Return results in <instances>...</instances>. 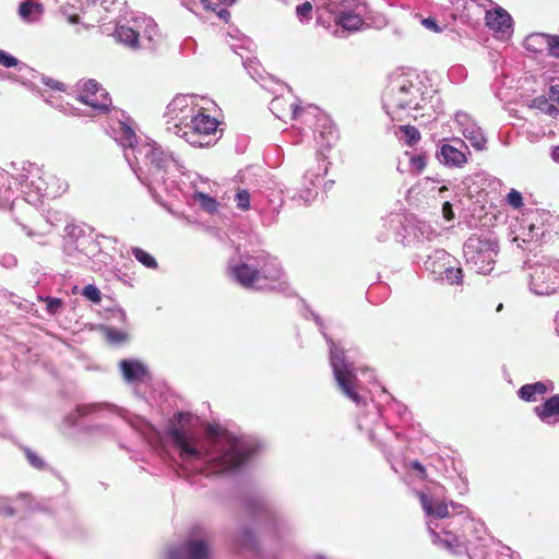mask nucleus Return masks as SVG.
Masks as SVG:
<instances>
[{
	"mask_svg": "<svg viewBox=\"0 0 559 559\" xmlns=\"http://www.w3.org/2000/svg\"><path fill=\"white\" fill-rule=\"evenodd\" d=\"M166 436L177 450L180 465L189 476L223 479L243 469L261 450V442L252 436L234 432L221 425L210 424L200 439L170 423Z\"/></svg>",
	"mask_w": 559,
	"mask_h": 559,
	"instance_id": "nucleus-1",
	"label": "nucleus"
},
{
	"mask_svg": "<svg viewBox=\"0 0 559 559\" xmlns=\"http://www.w3.org/2000/svg\"><path fill=\"white\" fill-rule=\"evenodd\" d=\"M443 491L444 488L433 481L416 491L433 544L454 555L469 554L472 549L485 547L481 544L486 535L484 523L475 520L465 506L453 501L445 503ZM468 556L473 559L472 555Z\"/></svg>",
	"mask_w": 559,
	"mask_h": 559,
	"instance_id": "nucleus-2",
	"label": "nucleus"
},
{
	"mask_svg": "<svg viewBox=\"0 0 559 559\" xmlns=\"http://www.w3.org/2000/svg\"><path fill=\"white\" fill-rule=\"evenodd\" d=\"M115 141L123 148V155L138 179L154 197L157 190L168 191L174 182L173 168L181 171L182 165L171 153L155 142H139L134 130L119 120L114 129Z\"/></svg>",
	"mask_w": 559,
	"mask_h": 559,
	"instance_id": "nucleus-3",
	"label": "nucleus"
},
{
	"mask_svg": "<svg viewBox=\"0 0 559 559\" xmlns=\"http://www.w3.org/2000/svg\"><path fill=\"white\" fill-rule=\"evenodd\" d=\"M304 316L306 319H311L316 322L320 333L329 344L330 365L338 389L358 408L356 415L358 429L365 431L368 438L374 441L376 428L382 425L379 405L361 393L353 361L348 359L345 350L326 334L322 318L308 307Z\"/></svg>",
	"mask_w": 559,
	"mask_h": 559,
	"instance_id": "nucleus-4",
	"label": "nucleus"
},
{
	"mask_svg": "<svg viewBox=\"0 0 559 559\" xmlns=\"http://www.w3.org/2000/svg\"><path fill=\"white\" fill-rule=\"evenodd\" d=\"M167 132L185 140L194 147H206L215 143L218 121L200 111L192 97L176 96L166 108Z\"/></svg>",
	"mask_w": 559,
	"mask_h": 559,
	"instance_id": "nucleus-5",
	"label": "nucleus"
},
{
	"mask_svg": "<svg viewBox=\"0 0 559 559\" xmlns=\"http://www.w3.org/2000/svg\"><path fill=\"white\" fill-rule=\"evenodd\" d=\"M435 90L415 71L394 73L382 94V105L392 120H402L405 116H417L414 112L424 109Z\"/></svg>",
	"mask_w": 559,
	"mask_h": 559,
	"instance_id": "nucleus-6",
	"label": "nucleus"
},
{
	"mask_svg": "<svg viewBox=\"0 0 559 559\" xmlns=\"http://www.w3.org/2000/svg\"><path fill=\"white\" fill-rule=\"evenodd\" d=\"M229 274L243 288L259 290L270 287V282L278 280L282 269L277 259L262 252L248 255L230 265Z\"/></svg>",
	"mask_w": 559,
	"mask_h": 559,
	"instance_id": "nucleus-7",
	"label": "nucleus"
},
{
	"mask_svg": "<svg viewBox=\"0 0 559 559\" xmlns=\"http://www.w3.org/2000/svg\"><path fill=\"white\" fill-rule=\"evenodd\" d=\"M114 37L118 43L131 50H155L160 34L155 21L145 14L138 13L130 19L119 20Z\"/></svg>",
	"mask_w": 559,
	"mask_h": 559,
	"instance_id": "nucleus-8",
	"label": "nucleus"
},
{
	"mask_svg": "<svg viewBox=\"0 0 559 559\" xmlns=\"http://www.w3.org/2000/svg\"><path fill=\"white\" fill-rule=\"evenodd\" d=\"M12 180L16 189L20 187L21 192L26 194L28 202L34 201L31 199L33 193L36 199H55L60 197L68 189V183L64 180L53 174L45 171L32 163L24 166L23 173L17 177H12Z\"/></svg>",
	"mask_w": 559,
	"mask_h": 559,
	"instance_id": "nucleus-9",
	"label": "nucleus"
},
{
	"mask_svg": "<svg viewBox=\"0 0 559 559\" xmlns=\"http://www.w3.org/2000/svg\"><path fill=\"white\" fill-rule=\"evenodd\" d=\"M527 271L530 290L538 296H548L559 289V260L550 255L527 258L523 263Z\"/></svg>",
	"mask_w": 559,
	"mask_h": 559,
	"instance_id": "nucleus-10",
	"label": "nucleus"
},
{
	"mask_svg": "<svg viewBox=\"0 0 559 559\" xmlns=\"http://www.w3.org/2000/svg\"><path fill=\"white\" fill-rule=\"evenodd\" d=\"M463 253L465 263L471 270L488 275L492 272L499 253L498 239L490 231L473 234L465 240Z\"/></svg>",
	"mask_w": 559,
	"mask_h": 559,
	"instance_id": "nucleus-11",
	"label": "nucleus"
},
{
	"mask_svg": "<svg viewBox=\"0 0 559 559\" xmlns=\"http://www.w3.org/2000/svg\"><path fill=\"white\" fill-rule=\"evenodd\" d=\"M290 109L292 118L295 120L301 119L302 123L312 129L314 140L322 147H331L337 141V129L318 107L300 108L298 105L292 104Z\"/></svg>",
	"mask_w": 559,
	"mask_h": 559,
	"instance_id": "nucleus-12",
	"label": "nucleus"
},
{
	"mask_svg": "<svg viewBox=\"0 0 559 559\" xmlns=\"http://www.w3.org/2000/svg\"><path fill=\"white\" fill-rule=\"evenodd\" d=\"M166 559H213L207 531L202 526L192 527L181 542L168 547Z\"/></svg>",
	"mask_w": 559,
	"mask_h": 559,
	"instance_id": "nucleus-13",
	"label": "nucleus"
},
{
	"mask_svg": "<svg viewBox=\"0 0 559 559\" xmlns=\"http://www.w3.org/2000/svg\"><path fill=\"white\" fill-rule=\"evenodd\" d=\"M246 509L250 516L265 532L282 534L286 522L277 510L264 497L258 495L246 500Z\"/></svg>",
	"mask_w": 559,
	"mask_h": 559,
	"instance_id": "nucleus-14",
	"label": "nucleus"
},
{
	"mask_svg": "<svg viewBox=\"0 0 559 559\" xmlns=\"http://www.w3.org/2000/svg\"><path fill=\"white\" fill-rule=\"evenodd\" d=\"M116 415L120 418L128 420V412L119 408L116 405L107 403H91L78 405L72 412L67 414L62 420V429H85L88 432H93L97 427L83 428L81 419L88 415H96V418H104L106 415Z\"/></svg>",
	"mask_w": 559,
	"mask_h": 559,
	"instance_id": "nucleus-15",
	"label": "nucleus"
},
{
	"mask_svg": "<svg viewBox=\"0 0 559 559\" xmlns=\"http://www.w3.org/2000/svg\"><path fill=\"white\" fill-rule=\"evenodd\" d=\"M429 228L426 224H420L416 227L406 224L405 217L400 213H390L388 216L382 217L376 230V239L379 242H385L391 237L404 246L411 245L408 239L409 229L418 230L421 235ZM416 235V231H414Z\"/></svg>",
	"mask_w": 559,
	"mask_h": 559,
	"instance_id": "nucleus-16",
	"label": "nucleus"
},
{
	"mask_svg": "<svg viewBox=\"0 0 559 559\" xmlns=\"http://www.w3.org/2000/svg\"><path fill=\"white\" fill-rule=\"evenodd\" d=\"M67 230L63 251L67 257L74 259L72 263L84 264L99 251L98 243L82 228L68 226Z\"/></svg>",
	"mask_w": 559,
	"mask_h": 559,
	"instance_id": "nucleus-17",
	"label": "nucleus"
},
{
	"mask_svg": "<svg viewBox=\"0 0 559 559\" xmlns=\"http://www.w3.org/2000/svg\"><path fill=\"white\" fill-rule=\"evenodd\" d=\"M328 171V162L323 154H318L316 168H309L304 175L302 189L292 197L299 205L310 204L318 195L316 181Z\"/></svg>",
	"mask_w": 559,
	"mask_h": 559,
	"instance_id": "nucleus-18",
	"label": "nucleus"
},
{
	"mask_svg": "<svg viewBox=\"0 0 559 559\" xmlns=\"http://www.w3.org/2000/svg\"><path fill=\"white\" fill-rule=\"evenodd\" d=\"M512 241L516 242L518 247L524 251L533 252L537 246L542 245L531 212L516 222L512 228Z\"/></svg>",
	"mask_w": 559,
	"mask_h": 559,
	"instance_id": "nucleus-19",
	"label": "nucleus"
},
{
	"mask_svg": "<svg viewBox=\"0 0 559 559\" xmlns=\"http://www.w3.org/2000/svg\"><path fill=\"white\" fill-rule=\"evenodd\" d=\"M79 86L81 88L79 100L98 112H105L109 108L111 98L98 82L88 79L80 81Z\"/></svg>",
	"mask_w": 559,
	"mask_h": 559,
	"instance_id": "nucleus-20",
	"label": "nucleus"
},
{
	"mask_svg": "<svg viewBox=\"0 0 559 559\" xmlns=\"http://www.w3.org/2000/svg\"><path fill=\"white\" fill-rule=\"evenodd\" d=\"M436 155L441 164L460 168L467 163L471 152L462 139L454 138L449 143L440 145Z\"/></svg>",
	"mask_w": 559,
	"mask_h": 559,
	"instance_id": "nucleus-21",
	"label": "nucleus"
},
{
	"mask_svg": "<svg viewBox=\"0 0 559 559\" xmlns=\"http://www.w3.org/2000/svg\"><path fill=\"white\" fill-rule=\"evenodd\" d=\"M455 122L459 126L460 132L476 151L487 150L486 135L483 129L471 118L469 115L463 111H457L455 114Z\"/></svg>",
	"mask_w": 559,
	"mask_h": 559,
	"instance_id": "nucleus-22",
	"label": "nucleus"
},
{
	"mask_svg": "<svg viewBox=\"0 0 559 559\" xmlns=\"http://www.w3.org/2000/svg\"><path fill=\"white\" fill-rule=\"evenodd\" d=\"M531 213L542 243L550 241L559 234V215L544 210H533Z\"/></svg>",
	"mask_w": 559,
	"mask_h": 559,
	"instance_id": "nucleus-23",
	"label": "nucleus"
},
{
	"mask_svg": "<svg viewBox=\"0 0 559 559\" xmlns=\"http://www.w3.org/2000/svg\"><path fill=\"white\" fill-rule=\"evenodd\" d=\"M534 415L546 426L559 423V394H554L533 408Z\"/></svg>",
	"mask_w": 559,
	"mask_h": 559,
	"instance_id": "nucleus-24",
	"label": "nucleus"
},
{
	"mask_svg": "<svg viewBox=\"0 0 559 559\" xmlns=\"http://www.w3.org/2000/svg\"><path fill=\"white\" fill-rule=\"evenodd\" d=\"M449 262L454 263V257L444 249H436L427 255L424 261V267L432 276L433 281H439L442 276L443 267Z\"/></svg>",
	"mask_w": 559,
	"mask_h": 559,
	"instance_id": "nucleus-25",
	"label": "nucleus"
},
{
	"mask_svg": "<svg viewBox=\"0 0 559 559\" xmlns=\"http://www.w3.org/2000/svg\"><path fill=\"white\" fill-rule=\"evenodd\" d=\"M282 205L283 201L281 199L277 201L272 199L265 201L253 199L252 207L259 213L263 226H272L278 219Z\"/></svg>",
	"mask_w": 559,
	"mask_h": 559,
	"instance_id": "nucleus-26",
	"label": "nucleus"
},
{
	"mask_svg": "<svg viewBox=\"0 0 559 559\" xmlns=\"http://www.w3.org/2000/svg\"><path fill=\"white\" fill-rule=\"evenodd\" d=\"M554 390V382L551 380H546L524 384L518 390L516 394L520 400L527 403H533L536 402L539 396H544Z\"/></svg>",
	"mask_w": 559,
	"mask_h": 559,
	"instance_id": "nucleus-27",
	"label": "nucleus"
},
{
	"mask_svg": "<svg viewBox=\"0 0 559 559\" xmlns=\"http://www.w3.org/2000/svg\"><path fill=\"white\" fill-rule=\"evenodd\" d=\"M489 0H467L453 15L464 22L477 23L483 15H486L488 11L486 10V3Z\"/></svg>",
	"mask_w": 559,
	"mask_h": 559,
	"instance_id": "nucleus-28",
	"label": "nucleus"
},
{
	"mask_svg": "<svg viewBox=\"0 0 559 559\" xmlns=\"http://www.w3.org/2000/svg\"><path fill=\"white\" fill-rule=\"evenodd\" d=\"M328 10L335 15V21L344 29L352 32L358 31L364 24L360 13H355L350 10L338 9L335 7V3H330Z\"/></svg>",
	"mask_w": 559,
	"mask_h": 559,
	"instance_id": "nucleus-29",
	"label": "nucleus"
},
{
	"mask_svg": "<svg viewBox=\"0 0 559 559\" xmlns=\"http://www.w3.org/2000/svg\"><path fill=\"white\" fill-rule=\"evenodd\" d=\"M486 25L502 34L509 33L512 28V17L502 8H497L495 11H487L485 15Z\"/></svg>",
	"mask_w": 559,
	"mask_h": 559,
	"instance_id": "nucleus-30",
	"label": "nucleus"
},
{
	"mask_svg": "<svg viewBox=\"0 0 559 559\" xmlns=\"http://www.w3.org/2000/svg\"><path fill=\"white\" fill-rule=\"evenodd\" d=\"M119 368L124 381L132 383L142 381L147 376V367L138 359H122Z\"/></svg>",
	"mask_w": 559,
	"mask_h": 559,
	"instance_id": "nucleus-31",
	"label": "nucleus"
},
{
	"mask_svg": "<svg viewBox=\"0 0 559 559\" xmlns=\"http://www.w3.org/2000/svg\"><path fill=\"white\" fill-rule=\"evenodd\" d=\"M384 455H385V459H386L388 463L391 465V468L396 474H402V469H404L405 472H407L409 477H416L418 479H425L426 478V476H427L426 468L417 460L409 461V462H404L401 465L399 462L394 461L391 457V455L388 452H385V451H384Z\"/></svg>",
	"mask_w": 559,
	"mask_h": 559,
	"instance_id": "nucleus-32",
	"label": "nucleus"
},
{
	"mask_svg": "<svg viewBox=\"0 0 559 559\" xmlns=\"http://www.w3.org/2000/svg\"><path fill=\"white\" fill-rule=\"evenodd\" d=\"M463 270L460 262L454 258V263L449 262L442 271V276L439 281H445L449 285H462L463 284Z\"/></svg>",
	"mask_w": 559,
	"mask_h": 559,
	"instance_id": "nucleus-33",
	"label": "nucleus"
},
{
	"mask_svg": "<svg viewBox=\"0 0 559 559\" xmlns=\"http://www.w3.org/2000/svg\"><path fill=\"white\" fill-rule=\"evenodd\" d=\"M548 34L545 33H535L528 35L524 40V47L526 50L543 53L547 52V44H548Z\"/></svg>",
	"mask_w": 559,
	"mask_h": 559,
	"instance_id": "nucleus-34",
	"label": "nucleus"
},
{
	"mask_svg": "<svg viewBox=\"0 0 559 559\" xmlns=\"http://www.w3.org/2000/svg\"><path fill=\"white\" fill-rule=\"evenodd\" d=\"M19 14L26 22L38 20L41 14V5L34 1H23L19 7Z\"/></svg>",
	"mask_w": 559,
	"mask_h": 559,
	"instance_id": "nucleus-35",
	"label": "nucleus"
},
{
	"mask_svg": "<svg viewBox=\"0 0 559 559\" xmlns=\"http://www.w3.org/2000/svg\"><path fill=\"white\" fill-rule=\"evenodd\" d=\"M28 72H19L16 74L15 81L20 82L21 84L27 86L32 91H37L38 85L37 82H40V76L44 74L39 73L38 71L34 70L33 68L28 67Z\"/></svg>",
	"mask_w": 559,
	"mask_h": 559,
	"instance_id": "nucleus-36",
	"label": "nucleus"
},
{
	"mask_svg": "<svg viewBox=\"0 0 559 559\" xmlns=\"http://www.w3.org/2000/svg\"><path fill=\"white\" fill-rule=\"evenodd\" d=\"M0 66L4 68H14L16 72H28V66L13 55L7 52L5 50L0 49Z\"/></svg>",
	"mask_w": 559,
	"mask_h": 559,
	"instance_id": "nucleus-37",
	"label": "nucleus"
},
{
	"mask_svg": "<svg viewBox=\"0 0 559 559\" xmlns=\"http://www.w3.org/2000/svg\"><path fill=\"white\" fill-rule=\"evenodd\" d=\"M237 544L239 547L257 551L258 550V544L257 538L252 531L248 527H242L239 532V535L237 537Z\"/></svg>",
	"mask_w": 559,
	"mask_h": 559,
	"instance_id": "nucleus-38",
	"label": "nucleus"
},
{
	"mask_svg": "<svg viewBox=\"0 0 559 559\" xmlns=\"http://www.w3.org/2000/svg\"><path fill=\"white\" fill-rule=\"evenodd\" d=\"M258 195H251L247 189H238L234 201L236 202V207L240 211H248L251 207V202L253 203V199H257Z\"/></svg>",
	"mask_w": 559,
	"mask_h": 559,
	"instance_id": "nucleus-39",
	"label": "nucleus"
},
{
	"mask_svg": "<svg viewBox=\"0 0 559 559\" xmlns=\"http://www.w3.org/2000/svg\"><path fill=\"white\" fill-rule=\"evenodd\" d=\"M194 199L199 201L201 207L207 213L213 214L217 211L218 203L213 197L203 192H195Z\"/></svg>",
	"mask_w": 559,
	"mask_h": 559,
	"instance_id": "nucleus-40",
	"label": "nucleus"
},
{
	"mask_svg": "<svg viewBox=\"0 0 559 559\" xmlns=\"http://www.w3.org/2000/svg\"><path fill=\"white\" fill-rule=\"evenodd\" d=\"M132 254L144 266H146L148 269L157 267V262H156L155 258L152 254H150L148 252H146L145 250L134 247V248H132Z\"/></svg>",
	"mask_w": 559,
	"mask_h": 559,
	"instance_id": "nucleus-41",
	"label": "nucleus"
},
{
	"mask_svg": "<svg viewBox=\"0 0 559 559\" xmlns=\"http://www.w3.org/2000/svg\"><path fill=\"white\" fill-rule=\"evenodd\" d=\"M405 155L408 157V163L412 171L419 174L424 170L427 160V157L424 153L409 154L408 152H406Z\"/></svg>",
	"mask_w": 559,
	"mask_h": 559,
	"instance_id": "nucleus-42",
	"label": "nucleus"
},
{
	"mask_svg": "<svg viewBox=\"0 0 559 559\" xmlns=\"http://www.w3.org/2000/svg\"><path fill=\"white\" fill-rule=\"evenodd\" d=\"M181 4L191 12H197L199 9L206 11H215L216 8H212L211 0H180Z\"/></svg>",
	"mask_w": 559,
	"mask_h": 559,
	"instance_id": "nucleus-43",
	"label": "nucleus"
},
{
	"mask_svg": "<svg viewBox=\"0 0 559 559\" xmlns=\"http://www.w3.org/2000/svg\"><path fill=\"white\" fill-rule=\"evenodd\" d=\"M242 63H243V67L246 68V70L248 71L249 75L255 82L264 80V78L262 75V71H261V66L259 64V62L257 60H252V59L248 58L247 60H243Z\"/></svg>",
	"mask_w": 559,
	"mask_h": 559,
	"instance_id": "nucleus-44",
	"label": "nucleus"
},
{
	"mask_svg": "<svg viewBox=\"0 0 559 559\" xmlns=\"http://www.w3.org/2000/svg\"><path fill=\"white\" fill-rule=\"evenodd\" d=\"M401 131L403 133V140L409 146L416 144L420 140V133L415 127L403 126L401 127Z\"/></svg>",
	"mask_w": 559,
	"mask_h": 559,
	"instance_id": "nucleus-45",
	"label": "nucleus"
},
{
	"mask_svg": "<svg viewBox=\"0 0 559 559\" xmlns=\"http://www.w3.org/2000/svg\"><path fill=\"white\" fill-rule=\"evenodd\" d=\"M40 300L46 302V311L50 316H55V314L59 313L63 306V300L58 297L46 296V297H41Z\"/></svg>",
	"mask_w": 559,
	"mask_h": 559,
	"instance_id": "nucleus-46",
	"label": "nucleus"
},
{
	"mask_svg": "<svg viewBox=\"0 0 559 559\" xmlns=\"http://www.w3.org/2000/svg\"><path fill=\"white\" fill-rule=\"evenodd\" d=\"M24 453L27 462L36 469H44L46 467V463L44 459H41L36 452L31 450L29 448L24 449Z\"/></svg>",
	"mask_w": 559,
	"mask_h": 559,
	"instance_id": "nucleus-47",
	"label": "nucleus"
},
{
	"mask_svg": "<svg viewBox=\"0 0 559 559\" xmlns=\"http://www.w3.org/2000/svg\"><path fill=\"white\" fill-rule=\"evenodd\" d=\"M312 13V4L309 1H306L296 7V15L300 22H307L311 19Z\"/></svg>",
	"mask_w": 559,
	"mask_h": 559,
	"instance_id": "nucleus-48",
	"label": "nucleus"
},
{
	"mask_svg": "<svg viewBox=\"0 0 559 559\" xmlns=\"http://www.w3.org/2000/svg\"><path fill=\"white\" fill-rule=\"evenodd\" d=\"M82 295L93 302H99L102 300L100 290L93 284L86 285L82 290Z\"/></svg>",
	"mask_w": 559,
	"mask_h": 559,
	"instance_id": "nucleus-49",
	"label": "nucleus"
},
{
	"mask_svg": "<svg viewBox=\"0 0 559 559\" xmlns=\"http://www.w3.org/2000/svg\"><path fill=\"white\" fill-rule=\"evenodd\" d=\"M108 341L115 344H120L127 340V333L114 328H108L106 331Z\"/></svg>",
	"mask_w": 559,
	"mask_h": 559,
	"instance_id": "nucleus-50",
	"label": "nucleus"
},
{
	"mask_svg": "<svg viewBox=\"0 0 559 559\" xmlns=\"http://www.w3.org/2000/svg\"><path fill=\"white\" fill-rule=\"evenodd\" d=\"M547 55L559 58V36L548 34Z\"/></svg>",
	"mask_w": 559,
	"mask_h": 559,
	"instance_id": "nucleus-51",
	"label": "nucleus"
},
{
	"mask_svg": "<svg viewBox=\"0 0 559 559\" xmlns=\"http://www.w3.org/2000/svg\"><path fill=\"white\" fill-rule=\"evenodd\" d=\"M507 202L513 209H520L523 206V197L518 190L511 189L507 194Z\"/></svg>",
	"mask_w": 559,
	"mask_h": 559,
	"instance_id": "nucleus-52",
	"label": "nucleus"
},
{
	"mask_svg": "<svg viewBox=\"0 0 559 559\" xmlns=\"http://www.w3.org/2000/svg\"><path fill=\"white\" fill-rule=\"evenodd\" d=\"M40 82L46 85L47 87H49L50 90H53V91H64V84L55 80V79H51V78H48L46 75H43L40 76Z\"/></svg>",
	"mask_w": 559,
	"mask_h": 559,
	"instance_id": "nucleus-53",
	"label": "nucleus"
},
{
	"mask_svg": "<svg viewBox=\"0 0 559 559\" xmlns=\"http://www.w3.org/2000/svg\"><path fill=\"white\" fill-rule=\"evenodd\" d=\"M14 513V509L9 504L8 499L0 498V515L13 516Z\"/></svg>",
	"mask_w": 559,
	"mask_h": 559,
	"instance_id": "nucleus-54",
	"label": "nucleus"
},
{
	"mask_svg": "<svg viewBox=\"0 0 559 559\" xmlns=\"http://www.w3.org/2000/svg\"><path fill=\"white\" fill-rule=\"evenodd\" d=\"M421 24L429 31L435 33L441 32V27L438 25L437 21L433 17H426L421 21Z\"/></svg>",
	"mask_w": 559,
	"mask_h": 559,
	"instance_id": "nucleus-55",
	"label": "nucleus"
},
{
	"mask_svg": "<svg viewBox=\"0 0 559 559\" xmlns=\"http://www.w3.org/2000/svg\"><path fill=\"white\" fill-rule=\"evenodd\" d=\"M442 214L447 221H451L454 218V212L452 209V204L450 202L445 201L442 204Z\"/></svg>",
	"mask_w": 559,
	"mask_h": 559,
	"instance_id": "nucleus-56",
	"label": "nucleus"
},
{
	"mask_svg": "<svg viewBox=\"0 0 559 559\" xmlns=\"http://www.w3.org/2000/svg\"><path fill=\"white\" fill-rule=\"evenodd\" d=\"M212 8H216L214 12L223 20H227L230 15L227 9L221 8L219 3L212 2Z\"/></svg>",
	"mask_w": 559,
	"mask_h": 559,
	"instance_id": "nucleus-57",
	"label": "nucleus"
},
{
	"mask_svg": "<svg viewBox=\"0 0 559 559\" xmlns=\"http://www.w3.org/2000/svg\"><path fill=\"white\" fill-rule=\"evenodd\" d=\"M548 95L552 102L559 104V84L551 85Z\"/></svg>",
	"mask_w": 559,
	"mask_h": 559,
	"instance_id": "nucleus-58",
	"label": "nucleus"
},
{
	"mask_svg": "<svg viewBox=\"0 0 559 559\" xmlns=\"http://www.w3.org/2000/svg\"><path fill=\"white\" fill-rule=\"evenodd\" d=\"M1 263L5 267H12L16 264V258L12 254L3 255Z\"/></svg>",
	"mask_w": 559,
	"mask_h": 559,
	"instance_id": "nucleus-59",
	"label": "nucleus"
},
{
	"mask_svg": "<svg viewBox=\"0 0 559 559\" xmlns=\"http://www.w3.org/2000/svg\"><path fill=\"white\" fill-rule=\"evenodd\" d=\"M112 319H116L120 322H124L127 319L126 312L122 309H117L112 311Z\"/></svg>",
	"mask_w": 559,
	"mask_h": 559,
	"instance_id": "nucleus-60",
	"label": "nucleus"
},
{
	"mask_svg": "<svg viewBox=\"0 0 559 559\" xmlns=\"http://www.w3.org/2000/svg\"><path fill=\"white\" fill-rule=\"evenodd\" d=\"M174 419L177 421V423H181L183 420H188L189 419V414L185 413V412H177L175 415H174Z\"/></svg>",
	"mask_w": 559,
	"mask_h": 559,
	"instance_id": "nucleus-61",
	"label": "nucleus"
},
{
	"mask_svg": "<svg viewBox=\"0 0 559 559\" xmlns=\"http://www.w3.org/2000/svg\"><path fill=\"white\" fill-rule=\"evenodd\" d=\"M550 157L554 162L559 163V145L551 147Z\"/></svg>",
	"mask_w": 559,
	"mask_h": 559,
	"instance_id": "nucleus-62",
	"label": "nucleus"
},
{
	"mask_svg": "<svg viewBox=\"0 0 559 559\" xmlns=\"http://www.w3.org/2000/svg\"><path fill=\"white\" fill-rule=\"evenodd\" d=\"M395 411L402 417L407 414V407L400 403H395Z\"/></svg>",
	"mask_w": 559,
	"mask_h": 559,
	"instance_id": "nucleus-63",
	"label": "nucleus"
},
{
	"mask_svg": "<svg viewBox=\"0 0 559 559\" xmlns=\"http://www.w3.org/2000/svg\"><path fill=\"white\" fill-rule=\"evenodd\" d=\"M555 323H556V333L559 336V311L556 313Z\"/></svg>",
	"mask_w": 559,
	"mask_h": 559,
	"instance_id": "nucleus-64",
	"label": "nucleus"
}]
</instances>
